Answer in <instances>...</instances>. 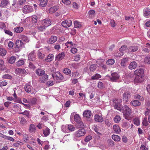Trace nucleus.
Instances as JSON below:
<instances>
[{
  "label": "nucleus",
  "instance_id": "f257e3e1",
  "mask_svg": "<svg viewBox=\"0 0 150 150\" xmlns=\"http://www.w3.org/2000/svg\"><path fill=\"white\" fill-rule=\"evenodd\" d=\"M121 112L123 113V114L125 119L129 121L131 119L127 116L130 115L132 114V112L131 109L127 106L125 105L121 108Z\"/></svg>",
  "mask_w": 150,
  "mask_h": 150
},
{
  "label": "nucleus",
  "instance_id": "f03ea898",
  "mask_svg": "<svg viewBox=\"0 0 150 150\" xmlns=\"http://www.w3.org/2000/svg\"><path fill=\"white\" fill-rule=\"evenodd\" d=\"M113 102L115 103L114 105L115 108L120 111L121 110V106L120 103L122 102V100L121 99H118L115 98L113 100Z\"/></svg>",
  "mask_w": 150,
  "mask_h": 150
},
{
  "label": "nucleus",
  "instance_id": "7ed1b4c3",
  "mask_svg": "<svg viewBox=\"0 0 150 150\" xmlns=\"http://www.w3.org/2000/svg\"><path fill=\"white\" fill-rule=\"evenodd\" d=\"M86 133V131L83 128L79 129L76 132L75 134V136L77 137H80L83 136Z\"/></svg>",
  "mask_w": 150,
  "mask_h": 150
},
{
  "label": "nucleus",
  "instance_id": "20e7f679",
  "mask_svg": "<svg viewBox=\"0 0 150 150\" xmlns=\"http://www.w3.org/2000/svg\"><path fill=\"white\" fill-rule=\"evenodd\" d=\"M52 76L53 79L57 80H64V77L59 72H57L55 74H52Z\"/></svg>",
  "mask_w": 150,
  "mask_h": 150
},
{
  "label": "nucleus",
  "instance_id": "39448f33",
  "mask_svg": "<svg viewBox=\"0 0 150 150\" xmlns=\"http://www.w3.org/2000/svg\"><path fill=\"white\" fill-rule=\"evenodd\" d=\"M22 11L24 13H28L33 11V8L30 6L25 5L22 9Z\"/></svg>",
  "mask_w": 150,
  "mask_h": 150
},
{
  "label": "nucleus",
  "instance_id": "423d86ee",
  "mask_svg": "<svg viewBox=\"0 0 150 150\" xmlns=\"http://www.w3.org/2000/svg\"><path fill=\"white\" fill-rule=\"evenodd\" d=\"M110 79V80L112 82L116 81L119 78L120 76L118 74L114 72L111 74V76H107Z\"/></svg>",
  "mask_w": 150,
  "mask_h": 150
},
{
  "label": "nucleus",
  "instance_id": "0eeeda50",
  "mask_svg": "<svg viewBox=\"0 0 150 150\" xmlns=\"http://www.w3.org/2000/svg\"><path fill=\"white\" fill-rule=\"evenodd\" d=\"M134 74L136 76H139L140 77H143L144 76V71L142 69L140 68L137 69L134 72Z\"/></svg>",
  "mask_w": 150,
  "mask_h": 150
},
{
  "label": "nucleus",
  "instance_id": "6e6552de",
  "mask_svg": "<svg viewBox=\"0 0 150 150\" xmlns=\"http://www.w3.org/2000/svg\"><path fill=\"white\" fill-rule=\"evenodd\" d=\"M72 24V22L70 20H67L63 21L62 23V25L65 28H67L70 27Z\"/></svg>",
  "mask_w": 150,
  "mask_h": 150
},
{
  "label": "nucleus",
  "instance_id": "1a4fd4ad",
  "mask_svg": "<svg viewBox=\"0 0 150 150\" xmlns=\"http://www.w3.org/2000/svg\"><path fill=\"white\" fill-rule=\"evenodd\" d=\"M16 73L18 75H25L26 74L27 72L24 69L17 68L16 70Z\"/></svg>",
  "mask_w": 150,
  "mask_h": 150
},
{
  "label": "nucleus",
  "instance_id": "9d476101",
  "mask_svg": "<svg viewBox=\"0 0 150 150\" xmlns=\"http://www.w3.org/2000/svg\"><path fill=\"white\" fill-rule=\"evenodd\" d=\"M28 60L31 61H35L36 59V54L34 51H32L28 56Z\"/></svg>",
  "mask_w": 150,
  "mask_h": 150
},
{
  "label": "nucleus",
  "instance_id": "9b49d317",
  "mask_svg": "<svg viewBox=\"0 0 150 150\" xmlns=\"http://www.w3.org/2000/svg\"><path fill=\"white\" fill-rule=\"evenodd\" d=\"M25 44V43L21 40H17L16 41L15 46L16 45V47L17 48H20L23 47Z\"/></svg>",
  "mask_w": 150,
  "mask_h": 150
},
{
  "label": "nucleus",
  "instance_id": "f8f14e48",
  "mask_svg": "<svg viewBox=\"0 0 150 150\" xmlns=\"http://www.w3.org/2000/svg\"><path fill=\"white\" fill-rule=\"evenodd\" d=\"M39 78V81L41 83H45L46 81L48 79V75L45 73L42 76H41Z\"/></svg>",
  "mask_w": 150,
  "mask_h": 150
},
{
  "label": "nucleus",
  "instance_id": "ddd939ff",
  "mask_svg": "<svg viewBox=\"0 0 150 150\" xmlns=\"http://www.w3.org/2000/svg\"><path fill=\"white\" fill-rule=\"evenodd\" d=\"M42 25L46 27L51 25V21L49 18L43 20L42 21Z\"/></svg>",
  "mask_w": 150,
  "mask_h": 150
},
{
  "label": "nucleus",
  "instance_id": "4468645a",
  "mask_svg": "<svg viewBox=\"0 0 150 150\" xmlns=\"http://www.w3.org/2000/svg\"><path fill=\"white\" fill-rule=\"evenodd\" d=\"M94 120L95 121L100 122H102L103 121V118L102 116L98 114L95 115Z\"/></svg>",
  "mask_w": 150,
  "mask_h": 150
},
{
  "label": "nucleus",
  "instance_id": "2eb2a0df",
  "mask_svg": "<svg viewBox=\"0 0 150 150\" xmlns=\"http://www.w3.org/2000/svg\"><path fill=\"white\" fill-rule=\"evenodd\" d=\"M91 115L92 113L91 111L88 110L84 111L83 113V117L87 118H90Z\"/></svg>",
  "mask_w": 150,
  "mask_h": 150
},
{
  "label": "nucleus",
  "instance_id": "dca6fc26",
  "mask_svg": "<svg viewBox=\"0 0 150 150\" xmlns=\"http://www.w3.org/2000/svg\"><path fill=\"white\" fill-rule=\"evenodd\" d=\"M0 70L5 71H8V70L5 67L4 61L1 59H0Z\"/></svg>",
  "mask_w": 150,
  "mask_h": 150
},
{
  "label": "nucleus",
  "instance_id": "f3484780",
  "mask_svg": "<svg viewBox=\"0 0 150 150\" xmlns=\"http://www.w3.org/2000/svg\"><path fill=\"white\" fill-rule=\"evenodd\" d=\"M57 37L55 36H52L50 39L47 41V42L50 44H52L55 42L57 40Z\"/></svg>",
  "mask_w": 150,
  "mask_h": 150
},
{
  "label": "nucleus",
  "instance_id": "a211bd4d",
  "mask_svg": "<svg viewBox=\"0 0 150 150\" xmlns=\"http://www.w3.org/2000/svg\"><path fill=\"white\" fill-rule=\"evenodd\" d=\"M36 129V127L33 124H31L29 126L28 131L30 133H34Z\"/></svg>",
  "mask_w": 150,
  "mask_h": 150
},
{
  "label": "nucleus",
  "instance_id": "6ab92c4d",
  "mask_svg": "<svg viewBox=\"0 0 150 150\" xmlns=\"http://www.w3.org/2000/svg\"><path fill=\"white\" fill-rule=\"evenodd\" d=\"M41 49H40L38 50L37 53L38 58L40 59H43L45 58V55L42 53L41 51Z\"/></svg>",
  "mask_w": 150,
  "mask_h": 150
},
{
  "label": "nucleus",
  "instance_id": "aec40b11",
  "mask_svg": "<svg viewBox=\"0 0 150 150\" xmlns=\"http://www.w3.org/2000/svg\"><path fill=\"white\" fill-rule=\"evenodd\" d=\"M131 104L134 107H137L140 105L141 103L138 100H134L131 101Z\"/></svg>",
  "mask_w": 150,
  "mask_h": 150
},
{
  "label": "nucleus",
  "instance_id": "412c9836",
  "mask_svg": "<svg viewBox=\"0 0 150 150\" xmlns=\"http://www.w3.org/2000/svg\"><path fill=\"white\" fill-rule=\"evenodd\" d=\"M35 73L38 76H42L45 73V71L44 70L41 69H38L36 70Z\"/></svg>",
  "mask_w": 150,
  "mask_h": 150
},
{
  "label": "nucleus",
  "instance_id": "4be33fe9",
  "mask_svg": "<svg viewBox=\"0 0 150 150\" xmlns=\"http://www.w3.org/2000/svg\"><path fill=\"white\" fill-rule=\"evenodd\" d=\"M9 3L8 0H2L1 2L0 6L1 7H4L7 6Z\"/></svg>",
  "mask_w": 150,
  "mask_h": 150
},
{
  "label": "nucleus",
  "instance_id": "5701e85b",
  "mask_svg": "<svg viewBox=\"0 0 150 150\" xmlns=\"http://www.w3.org/2000/svg\"><path fill=\"white\" fill-rule=\"evenodd\" d=\"M137 46H132L127 49L128 52H133L137 51L138 50Z\"/></svg>",
  "mask_w": 150,
  "mask_h": 150
},
{
  "label": "nucleus",
  "instance_id": "b1692460",
  "mask_svg": "<svg viewBox=\"0 0 150 150\" xmlns=\"http://www.w3.org/2000/svg\"><path fill=\"white\" fill-rule=\"evenodd\" d=\"M64 53L62 52L61 53H59L57 56L56 59L58 61L61 60L64 58Z\"/></svg>",
  "mask_w": 150,
  "mask_h": 150
},
{
  "label": "nucleus",
  "instance_id": "393cba45",
  "mask_svg": "<svg viewBox=\"0 0 150 150\" xmlns=\"http://www.w3.org/2000/svg\"><path fill=\"white\" fill-rule=\"evenodd\" d=\"M142 77L139 76H136L134 79L135 83L137 84L142 83Z\"/></svg>",
  "mask_w": 150,
  "mask_h": 150
},
{
  "label": "nucleus",
  "instance_id": "a878e982",
  "mask_svg": "<svg viewBox=\"0 0 150 150\" xmlns=\"http://www.w3.org/2000/svg\"><path fill=\"white\" fill-rule=\"evenodd\" d=\"M137 63L134 61L130 63L129 66V68L130 69H135L137 67Z\"/></svg>",
  "mask_w": 150,
  "mask_h": 150
},
{
  "label": "nucleus",
  "instance_id": "bb28decb",
  "mask_svg": "<svg viewBox=\"0 0 150 150\" xmlns=\"http://www.w3.org/2000/svg\"><path fill=\"white\" fill-rule=\"evenodd\" d=\"M98 67L97 64H93L91 65L89 67V69L91 71L94 72L96 69Z\"/></svg>",
  "mask_w": 150,
  "mask_h": 150
},
{
  "label": "nucleus",
  "instance_id": "cd10ccee",
  "mask_svg": "<svg viewBox=\"0 0 150 150\" xmlns=\"http://www.w3.org/2000/svg\"><path fill=\"white\" fill-rule=\"evenodd\" d=\"M16 58L13 56H12L8 58L7 60L8 62L10 64H13L16 61Z\"/></svg>",
  "mask_w": 150,
  "mask_h": 150
},
{
  "label": "nucleus",
  "instance_id": "c85d7f7f",
  "mask_svg": "<svg viewBox=\"0 0 150 150\" xmlns=\"http://www.w3.org/2000/svg\"><path fill=\"white\" fill-rule=\"evenodd\" d=\"M20 38L21 40L22 41L27 42L29 41L28 38L26 36L24 35H21L20 36Z\"/></svg>",
  "mask_w": 150,
  "mask_h": 150
},
{
  "label": "nucleus",
  "instance_id": "c756f323",
  "mask_svg": "<svg viewBox=\"0 0 150 150\" xmlns=\"http://www.w3.org/2000/svg\"><path fill=\"white\" fill-rule=\"evenodd\" d=\"M128 61L127 58H124L121 60V65L122 66L125 67Z\"/></svg>",
  "mask_w": 150,
  "mask_h": 150
},
{
  "label": "nucleus",
  "instance_id": "7c9ffc66",
  "mask_svg": "<svg viewBox=\"0 0 150 150\" xmlns=\"http://www.w3.org/2000/svg\"><path fill=\"white\" fill-rule=\"evenodd\" d=\"M40 6L42 7H45L47 4V0H40Z\"/></svg>",
  "mask_w": 150,
  "mask_h": 150
},
{
  "label": "nucleus",
  "instance_id": "2f4dec72",
  "mask_svg": "<svg viewBox=\"0 0 150 150\" xmlns=\"http://www.w3.org/2000/svg\"><path fill=\"white\" fill-rule=\"evenodd\" d=\"M114 131L117 133L118 134L120 132L121 130L119 126L117 125H114L113 126Z\"/></svg>",
  "mask_w": 150,
  "mask_h": 150
},
{
  "label": "nucleus",
  "instance_id": "473e14b6",
  "mask_svg": "<svg viewBox=\"0 0 150 150\" xmlns=\"http://www.w3.org/2000/svg\"><path fill=\"white\" fill-rule=\"evenodd\" d=\"M43 132L44 135L46 137L49 134L50 132V130L49 128L46 127L45 129L43 130Z\"/></svg>",
  "mask_w": 150,
  "mask_h": 150
},
{
  "label": "nucleus",
  "instance_id": "72a5a7b5",
  "mask_svg": "<svg viewBox=\"0 0 150 150\" xmlns=\"http://www.w3.org/2000/svg\"><path fill=\"white\" fill-rule=\"evenodd\" d=\"M58 9V6H53L50 8L49 9V12L50 13H52L56 11H57Z\"/></svg>",
  "mask_w": 150,
  "mask_h": 150
},
{
  "label": "nucleus",
  "instance_id": "f704fd0d",
  "mask_svg": "<svg viewBox=\"0 0 150 150\" xmlns=\"http://www.w3.org/2000/svg\"><path fill=\"white\" fill-rule=\"evenodd\" d=\"M23 30V28L22 27H18L15 28L14 29V31L17 33H20L22 32Z\"/></svg>",
  "mask_w": 150,
  "mask_h": 150
},
{
  "label": "nucleus",
  "instance_id": "c9c22d12",
  "mask_svg": "<svg viewBox=\"0 0 150 150\" xmlns=\"http://www.w3.org/2000/svg\"><path fill=\"white\" fill-rule=\"evenodd\" d=\"M54 55L52 54H49L45 59V60L47 62H50L53 60V58Z\"/></svg>",
  "mask_w": 150,
  "mask_h": 150
},
{
  "label": "nucleus",
  "instance_id": "e433bc0d",
  "mask_svg": "<svg viewBox=\"0 0 150 150\" xmlns=\"http://www.w3.org/2000/svg\"><path fill=\"white\" fill-rule=\"evenodd\" d=\"M76 126L78 128H83L84 126V124L83 122L81 120L80 122L76 123Z\"/></svg>",
  "mask_w": 150,
  "mask_h": 150
},
{
  "label": "nucleus",
  "instance_id": "4c0bfd02",
  "mask_svg": "<svg viewBox=\"0 0 150 150\" xmlns=\"http://www.w3.org/2000/svg\"><path fill=\"white\" fill-rule=\"evenodd\" d=\"M6 51L4 48H0V55L4 56L6 54Z\"/></svg>",
  "mask_w": 150,
  "mask_h": 150
},
{
  "label": "nucleus",
  "instance_id": "58836bf2",
  "mask_svg": "<svg viewBox=\"0 0 150 150\" xmlns=\"http://www.w3.org/2000/svg\"><path fill=\"white\" fill-rule=\"evenodd\" d=\"M32 86L29 85H26L25 86V91L27 93H29L31 91Z\"/></svg>",
  "mask_w": 150,
  "mask_h": 150
},
{
  "label": "nucleus",
  "instance_id": "ea45409f",
  "mask_svg": "<svg viewBox=\"0 0 150 150\" xmlns=\"http://www.w3.org/2000/svg\"><path fill=\"white\" fill-rule=\"evenodd\" d=\"M134 98L137 100H139L140 101H143L144 98L143 97L140 96L139 94H136L134 96Z\"/></svg>",
  "mask_w": 150,
  "mask_h": 150
},
{
  "label": "nucleus",
  "instance_id": "a19ab883",
  "mask_svg": "<svg viewBox=\"0 0 150 150\" xmlns=\"http://www.w3.org/2000/svg\"><path fill=\"white\" fill-rule=\"evenodd\" d=\"M144 15L145 16H149L150 15V10L148 8H146L144 11Z\"/></svg>",
  "mask_w": 150,
  "mask_h": 150
},
{
  "label": "nucleus",
  "instance_id": "79ce46f5",
  "mask_svg": "<svg viewBox=\"0 0 150 150\" xmlns=\"http://www.w3.org/2000/svg\"><path fill=\"white\" fill-rule=\"evenodd\" d=\"M112 138L115 141H119L120 140V137L116 135H113L112 136Z\"/></svg>",
  "mask_w": 150,
  "mask_h": 150
},
{
  "label": "nucleus",
  "instance_id": "37998d69",
  "mask_svg": "<svg viewBox=\"0 0 150 150\" xmlns=\"http://www.w3.org/2000/svg\"><path fill=\"white\" fill-rule=\"evenodd\" d=\"M74 120L76 122H80L81 120V118L80 117L79 114H76L74 116Z\"/></svg>",
  "mask_w": 150,
  "mask_h": 150
},
{
  "label": "nucleus",
  "instance_id": "c03bdc74",
  "mask_svg": "<svg viewBox=\"0 0 150 150\" xmlns=\"http://www.w3.org/2000/svg\"><path fill=\"white\" fill-rule=\"evenodd\" d=\"M20 124L22 125H24L27 123L26 120L23 117H21L20 120Z\"/></svg>",
  "mask_w": 150,
  "mask_h": 150
},
{
  "label": "nucleus",
  "instance_id": "a18cd8bd",
  "mask_svg": "<svg viewBox=\"0 0 150 150\" xmlns=\"http://www.w3.org/2000/svg\"><path fill=\"white\" fill-rule=\"evenodd\" d=\"M37 99L34 98H29L28 101L29 103H31L33 104H35L36 103Z\"/></svg>",
  "mask_w": 150,
  "mask_h": 150
},
{
  "label": "nucleus",
  "instance_id": "49530a36",
  "mask_svg": "<svg viewBox=\"0 0 150 150\" xmlns=\"http://www.w3.org/2000/svg\"><path fill=\"white\" fill-rule=\"evenodd\" d=\"M127 47L126 45L122 46L121 48L119 49V51L120 52H123L124 51H126L127 52Z\"/></svg>",
  "mask_w": 150,
  "mask_h": 150
},
{
  "label": "nucleus",
  "instance_id": "de8ad7c7",
  "mask_svg": "<svg viewBox=\"0 0 150 150\" xmlns=\"http://www.w3.org/2000/svg\"><path fill=\"white\" fill-rule=\"evenodd\" d=\"M67 128L71 132L74 131L75 130V127H74L73 125H68L67 126Z\"/></svg>",
  "mask_w": 150,
  "mask_h": 150
},
{
  "label": "nucleus",
  "instance_id": "09e8293b",
  "mask_svg": "<svg viewBox=\"0 0 150 150\" xmlns=\"http://www.w3.org/2000/svg\"><path fill=\"white\" fill-rule=\"evenodd\" d=\"M63 72L66 75H69L71 73V70L69 69L65 68L63 70Z\"/></svg>",
  "mask_w": 150,
  "mask_h": 150
},
{
  "label": "nucleus",
  "instance_id": "8fccbe9b",
  "mask_svg": "<svg viewBox=\"0 0 150 150\" xmlns=\"http://www.w3.org/2000/svg\"><path fill=\"white\" fill-rule=\"evenodd\" d=\"M133 121L135 125L137 126H138L139 125L140 121L138 118H135L134 119Z\"/></svg>",
  "mask_w": 150,
  "mask_h": 150
},
{
  "label": "nucleus",
  "instance_id": "3c124183",
  "mask_svg": "<svg viewBox=\"0 0 150 150\" xmlns=\"http://www.w3.org/2000/svg\"><path fill=\"white\" fill-rule=\"evenodd\" d=\"M101 77V76L99 74H96L92 76L91 79L93 80L96 79Z\"/></svg>",
  "mask_w": 150,
  "mask_h": 150
},
{
  "label": "nucleus",
  "instance_id": "603ef678",
  "mask_svg": "<svg viewBox=\"0 0 150 150\" xmlns=\"http://www.w3.org/2000/svg\"><path fill=\"white\" fill-rule=\"evenodd\" d=\"M115 63V60L113 59H108L107 62L106 63L108 65H111Z\"/></svg>",
  "mask_w": 150,
  "mask_h": 150
},
{
  "label": "nucleus",
  "instance_id": "864d4df0",
  "mask_svg": "<svg viewBox=\"0 0 150 150\" xmlns=\"http://www.w3.org/2000/svg\"><path fill=\"white\" fill-rule=\"evenodd\" d=\"M2 77L3 79H11L12 78V76L8 74H6L3 75Z\"/></svg>",
  "mask_w": 150,
  "mask_h": 150
},
{
  "label": "nucleus",
  "instance_id": "5fc2aeb1",
  "mask_svg": "<svg viewBox=\"0 0 150 150\" xmlns=\"http://www.w3.org/2000/svg\"><path fill=\"white\" fill-rule=\"evenodd\" d=\"M24 64V62L23 60H19L18 62H17L16 63V64L17 66L18 67H19L23 65Z\"/></svg>",
  "mask_w": 150,
  "mask_h": 150
},
{
  "label": "nucleus",
  "instance_id": "6e6d98bb",
  "mask_svg": "<svg viewBox=\"0 0 150 150\" xmlns=\"http://www.w3.org/2000/svg\"><path fill=\"white\" fill-rule=\"evenodd\" d=\"M142 124L144 126H147L148 125L149 123L147 121V118L146 117L144 118L143 121L142 122Z\"/></svg>",
  "mask_w": 150,
  "mask_h": 150
},
{
  "label": "nucleus",
  "instance_id": "4d7b16f0",
  "mask_svg": "<svg viewBox=\"0 0 150 150\" xmlns=\"http://www.w3.org/2000/svg\"><path fill=\"white\" fill-rule=\"evenodd\" d=\"M144 62L147 64H150V57H146L144 59Z\"/></svg>",
  "mask_w": 150,
  "mask_h": 150
},
{
  "label": "nucleus",
  "instance_id": "13d9d810",
  "mask_svg": "<svg viewBox=\"0 0 150 150\" xmlns=\"http://www.w3.org/2000/svg\"><path fill=\"white\" fill-rule=\"evenodd\" d=\"M92 137L91 135H88L86 136L84 139V141L86 142H88L92 139Z\"/></svg>",
  "mask_w": 150,
  "mask_h": 150
},
{
  "label": "nucleus",
  "instance_id": "bf43d9fd",
  "mask_svg": "<svg viewBox=\"0 0 150 150\" xmlns=\"http://www.w3.org/2000/svg\"><path fill=\"white\" fill-rule=\"evenodd\" d=\"M107 142L109 145L113 146L115 145L114 142L111 139H109L107 140Z\"/></svg>",
  "mask_w": 150,
  "mask_h": 150
},
{
  "label": "nucleus",
  "instance_id": "052dcab7",
  "mask_svg": "<svg viewBox=\"0 0 150 150\" xmlns=\"http://www.w3.org/2000/svg\"><path fill=\"white\" fill-rule=\"evenodd\" d=\"M120 120V117L118 115H116L114 118V121L116 123H118Z\"/></svg>",
  "mask_w": 150,
  "mask_h": 150
},
{
  "label": "nucleus",
  "instance_id": "680f3d73",
  "mask_svg": "<svg viewBox=\"0 0 150 150\" xmlns=\"http://www.w3.org/2000/svg\"><path fill=\"white\" fill-rule=\"evenodd\" d=\"M30 112L29 111L25 110L23 112L21 113V114L25 115L28 117L29 118Z\"/></svg>",
  "mask_w": 150,
  "mask_h": 150
},
{
  "label": "nucleus",
  "instance_id": "e2e57ef3",
  "mask_svg": "<svg viewBox=\"0 0 150 150\" xmlns=\"http://www.w3.org/2000/svg\"><path fill=\"white\" fill-rule=\"evenodd\" d=\"M74 27L76 28H80L81 27V25L79 22L75 21L74 23Z\"/></svg>",
  "mask_w": 150,
  "mask_h": 150
},
{
  "label": "nucleus",
  "instance_id": "0e129e2a",
  "mask_svg": "<svg viewBox=\"0 0 150 150\" xmlns=\"http://www.w3.org/2000/svg\"><path fill=\"white\" fill-rule=\"evenodd\" d=\"M122 127L126 129H127L129 127L127 123L126 122H123L122 123Z\"/></svg>",
  "mask_w": 150,
  "mask_h": 150
},
{
  "label": "nucleus",
  "instance_id": "69168bd1",
  "mask_svg": "<svg viewBox=\"0 0 150 150\" xmlns=\"http://www.w3.org/2000/svg\"><path fill=\"white\" fill-rule=\"evenodd\" d=\"M32 21L33 23H35L37 22L38 17L35 15H33L32 18Z\"/></svg>",
  "mask_w": 150,
  "mask_h": 150
},
{
  "label": "nucleus",
  "instance_id": "338daca9",
  "mask_svg": "<svg viewBox=\"0 0 150 150\" xmlns=\"http://www.w3.org/2000/svg\"><path fill=\"white\" fill-rule=\"evenodd\" d=\"M5 33L8 35L12 36L13 35V33L9 30H4Z\"/></svg>",
  "mask_w": 150,
  "mask_h": 150
},
{
  "label": "nucleus",
  "instance_id": "774afa93",
  "mask_svg": "<svg viewBox=\"0 0 150 150\" xmlns=\"http://www.w3.org/2000/svg\"><path fill=\"white\" fill-rule=\"evenodd\" d=\"M88 14L89 16H93L95 14V11L93 10H90L88 12Z\"/></svg>",
  "mask_w": 150,
  "mask_h": 150
}]
</instances>
